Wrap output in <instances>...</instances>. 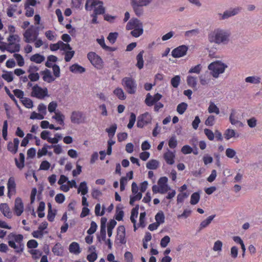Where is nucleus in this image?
Listing matches in <instances>:
<instances>
[{
  "label": "nucleus",
  "mask_w": 262,
  "mask_h": 262,
  "mask_svg": "<svg viewBox=\"0 0 262 262\" xmlns=\"http://www.w3.org/2000/svg\"><path fill=\"white\" fill-rule=\"evenodd\" d=\"M230 31L221 28H216L208 35V39L210 43L217 45H227L230 40Z\"/></svg>",
  "instance_id": "nucleus-1"
},
{
  "label": "nucleus",
  "mask_w": 262,
  "mask_h": 262,
  "mask_svg": "<svg viewBox=\"0 0 262 262\" xmlns=\"http://www.w3.org/2000/svg\"><path fill=\"white\" fill-rule=\"evenodd\" d=\"M98 5V7L94 9V13L96 15L104 14L105 8L103 6V2L99 0H86L85 8L86 10L91 11L93 7Z\"/></svg>",
  "instance_id": "nucleus-2"
},
{
  "label": "nucleus",
  "mask_w": 262,
  "mask_h": 262,
  "mask_svg": "<svg viewBox=\"0 0 262 262\" xmlns=\"http://www.w3.org/2000/svg\"><path fill=\"white\" fill-rule=\"evenodd\" d=\"M227 68V64L219 60L211 62L208 67L211 71V75L214 78H217L220 74L223 73Z\"/></svg>",
  "instance_id": "nucleus-3"
},
{
  "label": "nucleus",
  "mask_w": 262,
  "mask_h": 262,
  "mask_svg": "<svg viewBox=\"0 0 262 262\" xmlns=\"http://www.w3.org/2000/svg\"><path fill=\"white\" fill-rule=\"evenodd\" d=\"M23 35L26 42L29 43L35 41L37 39L39 35V27L32 25L26 30Z\"/></svg>",
  "instance_id": "nucleus-4"
},
{
  "label": "nucleus",
  "mask_w": 262,
  "mask_h": 262,
  "mask_svg": "<svg viewBox=\"0 0 262 262\" xmlns=\"http://www.w3.org/2000/svg\"><path fill=\"white\" fill-rule=\"evenodd\" d=\"M122 85L126 88L128 93L134 94L136 93L137 90V84L136 81L131 77H126L122 80Z\"/></svg>",
  "instance_id": "nucleus-5"
},
{
  "label": "nucleus",
  "mask_w": 262,
  "mask_h": 262,
  "mask_svg": "<svg viewBox=\"0 0 262 262\" xmlns=\"http://www.w3.org/2000/svg\"><path fill=\"white\" fill-rule=\"evenodd\" d=\"M87 57L91 63L97 69H101L103 68V62L102 59L95 52H89L87 55Z\"/></svg>",
  "instance_id": "nucleus-6"
},
{
  "label": "nucleus",
  "mask_w": 262,
  "mask_h": 262,
  "mask_svg": "<svg viewBox=\"0 0 262 262\" xmlns=\"http://www.w3.org/2000/svg\"><path fill=\"white\" fill-rule=\"evenodd\" d=\"M47 95L48 90L46 88L42 89L37 84L32 88V92L31 93L32 96L42 99Z\"/></svg>",
  "instance_id": "nucleus-7"
},
{
  "label": "nucleus",
  "mask_w": 262,
  "mask_h": 262,
  "mask_svg": "<svg viewBox=\"0 0 262 262\" xmlns=\"http://www.w3.org/2000/svg\"><path fill=\"white\" fill-rule=\"evenodd\" d=\"M151 117L148 112L140 115L138 117L137 126L139 128H143L144 125L150 123Z\"/></svg>",
  "instance_id": "nucleus-8"
},
{
  "label": "nucleus",
  "mask_w": 262,
  "mask_h": 262,
  "mask_svg": "<svg viewBox=\"0 0 262 262\" xmlns=\"http://www.w3.org/2000/svg\"><path fill=\"white\" fill-rule=\"evenodd\" d=\"M188 49V47L185 45L180 46L172 51L171 55L174 58L183 57L186 54Z\"/></svg>",
  "instance_id": "nucleus-9"
},
{
  "label": "nucleus",
  "mask_w": 262,
  "mask_h": 262,
  "mask_svg": "<svg viewBox=\"0 0 262 262\" xmlns=\"http://www.w3.org/2000/svg\"><path fill=\"white\" fill-rule=\"evenodd\" d=\"M71 121L73 123L79 124L83 122V113L80 111H73L71 115Z\"/></svg>",
  "instance_id": "nucleus-10"
},
{
  "label": "nucleus",
  "mask_w": 262,
  "mask_h": 262,
  "mask_svg": "<svg viewBox=\"0 0 262 262\" xmlns=\"http://www.w3.org/2000/svg\"><path fill=\"white\" fill-rule=\"evenodd\" d=\"M240 9L238 8L230 9L224 12L223 14L218 13V15L221 16L219 18L220 20H224L228 18L236 15L239 12Z\"/></svg>",
  "instance_id": "nucleus-11"
},
{
  "label": "nucleus",
  "mask_w": 262,
  "mask_h": 262,
  "mask_svg": "<svg viewBox=\"0 0 262 262\" xmlns=\"http://www.w3.org/2000/svg\"><path fill=\"white\" fill-rule=\"evenodd\" d=\"M143 27V23L137 18H132L127 23L126 26V29L127 30L133 29L141 28Z\"/></svg>",
  "instance_id": "nucleus-12"
},
{
  "label": "nucleus",
  "mask_w": 262,
  "mask_h": 262,
  "mask_svg": "<svg viewBox=\"0 0 262 262\" xmlns=\"http://www.w3.org/2000/svg\"><path fill=\"white\" fill-rule=\"evenodd\" d=\"M14 211L17 216H20L24 211V204L21 199L19 197L15 200Z\"/></svg>",
  "instance_id": "nucleus-13"
},
{
  "label": "nucleus",
  "mask_w": 262,
  "mask_h": 262,
  "mask_svg": "<svg viewBox=\"0 0 262 262\" xmlns=\"http://www.w3.org/2000/svg\"><path fill=\"white\" fill-rule=\"evenodd\" d=\"M48 226V223L46 221H44L42 223L41 225H40L38 228V230L34 231L32 234L33 236L35 238H39V236L38 235H36V233H39L40 237H42L43 235V231L47 228Z\"/></svg>",
  "instance_id": "nucleus-14"
},
{
  "label": "nucleus",
  "mask_w": 262,
  "mask_h": 262,
  "mask_svg": "<svg viewBox=\"0 0 262 262\" xmlns=\"http://www.w3.org/2000/svg\"><path fill=\"white\" fill-rule=\"evenodd\" d=\"M131 5L135 14L138 16H140L143 14V9L142 8V7L144 6L141 5V4L138 2H135V1H133V3L131 4Z\"/></svg>",
  "instance_id": "nucleus-15"
},
{
  "label": "nucleus",
  "mask_w": 262,
  "mask_h": 262,
  "mask_svg": "<svg viewBox=\"0 0 262 262\" xmlns=\"http://www.w3.org/2000/svg\"><path fill=\"white\" fill-rule=\"evenodd\" d=\"M0 210L5 216L8 219L12 217V212L7 203H1L0 204Z\"/></svg>",
  "instance_id": "nucleus-16"
},
{
  "label": "nucleus",
  "mask_w": 262,
  "mask_h": 262,
  "mask_svg": "<svg viewBox=\"0 0 262 262\" xmlns=\"http://www.w3.org/2000/svg\"><path fill=\"white\" fill-rule=\"evenodd\" d=\"M40 73L43 75L42 79L45 81L51 83L55 80V78L51 75V71L47 69L41 71Z\"/></svg>",
  "instance_id": "nucleus-17"
},
{
  "label": "nucleus",
  "mask_w": 262,
  "mask_h": 262,
  "mask_svg": "<svg viewBox=\"0 0 262 262\" xmlns=\"http://www.w3.org/2000/svg\"><path fill=\"white\" fill-rule=\"evenodd\" d=\"M69 251L75 254H78L81 252L79 245L75 242H72L69 246Z\"/></svg>",
  "instance_id": "nucleus-18"
},
{
  "label": "nucleus",
  "mask_w": 262,
  "mask_h": 262,
  "mask_svg": "<svg viewBox=\"0 0 262 262\" xmlns=\"http://www.w3.org/2000/svg\"><path fill=\"white\" fill-rule=\"evenodd\" d=\"M175 157L174 154L170 151L166 152L164 155V158L166 163L168 164L172 165L174 163V158Z\"/></svg>",
  "instance_id": "nucleus-19"
},
{
  "label": "nucleus",
  "mask_w": 262,
  "mask_h": 262,
  "mask_svg": "<svg viewBox=\"0 0 262 262\" xmlns=\"http://www.w3.org/2000/svg\"><path fill=\"white\" fill-rule=\"evenodd\" d=\"M70 70L74 73H82L85 71V69L83 67L75 63L70 67Z\"/></svg>",
  "instance_id": "nucleus-20"
},
{
  "label": "nucleus",
  "mask_w": 262,
  "mask_h": 262,
  "mask_svg": "<svg viewBox=\"0 0 262 262\" xmlns=\"http://www.w3.org/2000/svg\"><path fill=\"white\" fill-rule=\"evenodd\" d=\"M30 59L31 61L34 62L36 63H41L45 60V57L43 55H41L39 53H36L31 56Z\"/></svg>",
  "instance_id": "nucleus-21"
},
{
  "label": "nucleus",
  "mask_w": 262,
  "mask_h": 262,
  "mask_svg": "<svg viewBox=\"0 0 262 262\" xmlns=\"http://www.w3.org/2000/svg\"><path fill=\"white\" fill-rule=\"evenodd\" d=\"M187 83L189 86L196 90L197 77L188 76L187 77Z\"/></svg>",
  "instance_id": "nucleus-22"
},
{
  "label": "nucleus",
  "mask_w": 262,
  "mask_h": 262,
  "mask_svg": "<svg viewBox=\"0 0 262 262\" xmlns=\"http://www.w3.org/2000/svg\"><path fill=\"white\" fill-rule=\"evenodd\" d=\"M52 252L56 255L62 256L63 252V247L60 243H56L52 248Z\"/></svg>",
  "instance_id": "nucleus-23"
},
{
  "label": "nucleus",
  "mask_w": 262,
  "mask_h": 262,
  "mask_svg": "<svg viewBox=\"0 0 262 262\" xmlns=\"http://www.w3.org/2000/svg\"><path fill=\"white\" fill-rule=\"evenodd\" d=\"M144 53V51H141L137 55L136 59L137 60V62L136 63V66L139 69H142L143 68L144 66V60L143 58V55Z\"/></svg>",
  "instance_id": "nucleus-24"
},
{
  "label": "nucleus",
  "mask_w": 262,
  "mask_h": 262,
  "mask_svg": "<svg viewBox=\"0 0 262 262\" xmlns=\"http://www.w3.org/2000/svg\"><path fill=\"white\" fill-rule=\"evenodd\" d=\"M7 187H8V196L10 198V191L14 190H15L16 187V184L14 181V179L12 177H10L7 183Z\"/></svg>",
  "instance_id": "nucleus-25"
},
{
  "label": "nucleus",
  "mask_w": 262,
  "mask_h": 262,
  "mask_svg": "<svg viewBox=\"0 0 262 262\" xmlns=\"http://www.w3.org/2000/svg\"><path fill=\"white\" fill-rule=\"evenodd\" d=\"M159 167V162L156 160L152 159L146 163V168L148 169L155 170Z\"/></svg>",
  "instance_id": "nucleus-26"
},
{
  "label": "nucleus",
  "mask_w": 262,
  "mask_h": 262,
  "mask_svg": "<svg viewBox=\"0 0 262 262\" xmlns=\"http://www.w3.org/2000/svg\"><path fill=\"white\" fill-rule=\"evenodd\" d=\"M156 223L159 226L165 222V215L163 211L158 212L155 215Z\"/></svg>",
  "instance_id": "nucleus-27"
},
{
  "label": "nucleus",
  "mask_w": 262,
  "mask_h": 262,
  "mask_svg": "<svg viewBox=\"0 0 262 262\" xmlns=\"http://www.w3.org/2000/svg\"><path fill=\"white\" fill-rule=\"evenodd\" d=\"M234 114V111L232 110V112L229 116V120H230V123L232 125H234L236 126L237 127H243L244 125L243 123L242 122H241V121H239L237 120H236L235 118H234V117H233Z\"/></svg>",
  "instance_id": "nucleus-28"
},
{
  "label": "nucleus",
  "mask_w": 262,
  "mask_h": 262,
  "mask_svg": "<svg viewBox=\"0 0 262 262\" xmlns=\"http://www.w3.org/2000/svg\"><path fill=\"white\" fill-rule=\"evenodd\" d=\"M25 155L23 153L19 154L20 163L18 162L17 158H15V162L16 166L19 168L22 169L25 166Z\"/></svg>",
  "instance_id": "nucleus-29"
},
{
  "label": "nucleus",
  "mask_w": 262,
  "mask_h": 262,
  "mask_svg": "<svg viewBox=\"0 0 262 262\" xmlns=\"http://www.w3.org/2000/svg\"><path fill=\"white\" fill-rule=\"evenodd\" d=\"M53 147V145H48L47 144H45L43 147L41 148V149H39L37 152V157L38 158H40L43 156H45L48 154V148H52Z\"/></svg>",
  "instance_id": "nucleus-30"
},
{
  "label": "nucleus",
  "mask_w": 262,
  "mask_h": 262,
  "mask_svg": "<svg viewBox=\"0 0 262 262\" xmlns=\"http://www.w3.org/2000/svg\"><path fill=\"white\" fill-rule=\"evenodd\" d=\"M215 215H212L207 217V219L205 220L202 221L200 225V230L208 226L213 220V219L215 217Z\"/></svg>",
  "instance_id": "nucleus-31"
},
{
  "label": "nucleus",
  "mask_w": 262,
  "mask_h": 262,
  "mask_svg": "<svg viewBox=\"0 0 262 262\" xmlns=\"http://www.w3.org/2000/svg\"><path fill=\"white\" fill-rule=\"evenodd\" d=\"M81 192V194L83 195H85L88 192V187L87 184L85 181H83L80 183L79 188L78 189V192Z\"/></svg>",
  "instance_id": "nucleus-32"
},
{
  "label": "nucleus",
  "mask_w": 262,
  "mask_h": 262,
  "mask_svg": "<svg viewBox=\"0 0 262 262\" xmlns=\"http://www.w3.org/2000/svg\"><path fill=\"white\" fill-rule=\"evenodd\" d=\"M52 118L56 120L59 124L64 125V116L61 113H56L55 115L52 116Z\"/></svg>",
  "instance_id": "nucleus-33"
},
{
  "label": "nucleus",
  "mask_w": 262,
  "mask_h": 262,
  "mask_svg": "<svg viewBox=\"0 0 262 262\" xmlns=\"http://www.w3.org/2000/svg\"><path fill=\"white\" fill-rule=\"evenodd\" d=\"M117 128V124H114L112 125L109 128L106 129V132L108 133V136L110 139L112 138L114 136Z\"/></svg>",
  "instance_id": "nucleus-34"
},
{
  "label": "nucleus",
  "mask_w": 262,
  "mask_h": 262,
  "mask_svg": "<svg viewBox=\"0 0 262 262\" xmlns=\"http://www.w3.org/2000/svg\"><path fill=\"white\" fill-rule=\"evenodd\" d=\"M113 93L120 100H124L126 98V96L121 88H118L114 90Z\"/></svg>",
  "instance_id": "nucleus-35"
},
{
  "label": "nucleus",
  "mask_w": 262,
  "mask_h": 262,
  "mask_svg": "<svg viewBox=\"0 0 262 262\" xmlns=\"http://www.w3.org/2000/svg\"><path fill=\"white\" fill-rule=\"evenodd\" d=\"M5 72V74H2V77L7 81L8 82H10L13 80L14 77L13 75V73L11 72H8L6 71H3Z\"/></svg>",
  "instance_id": "nucleus-36"
},
{
  "label": "nucleus",
  "mask_w": 262,
  "mask_h": 262,
  "mask_svg": "<svg viewBox=\"0 0 262 262\" xmlns=\"http://www.w3.org/2000/svg\"><path fill=\"white\" fill-rule=\"evenodd\" d=\"M9 239L14 238L15 242L21 243L23 240V235L22 234L16 235L13 233H11L8 236Z\"/></svg>",
  "instance_id": "nucleus-37"
},
{
  "label": "nucleus",
  "mask_w": 262,
  "mask_h": 262,
  "mask_svg": "<svg viewBox=\"0 0 262 262\" xmlns=\"http://www.w3.org/2000/svg\"><path fill=\"white\" fill-rule=\"evenodd\" d=\"M20 45L19 43L15 44L13 49H11L9 47H8V48H6V47L3 48V47L0 46V49L2 51L7 50V51H8L9 52H10L11 53L19 52V50H20Z\"/></svg>",
  "instance_id": "nucleus-38"
},
{
  "label": "nucleus",
  "mask_w": 262,
  "mask_h": 262,
  "mask_svg": "<svg viewBox=\"0 0 262 262\" xmlns=\"http://www.w3.org/2000/svg\"><path fill=\"white\" fill-rule=\"evenodd\" d=\"M187 107L188 105L186 103L182 102L178 105L177 107V111L179 114L182 115L187 110Z\"/></svg>",
  "instance_id": "nucleus-39"
},
{
  "label": "nucleus",
  "mask_w": 262,
  "mask_h": 262,
  "mask_svg": "<svg viewBox=\"0 0 262 262\" xmlns=\"http://www.w3.org/2000/svg\"><path fill=\"white\" fill-rule=\"evenodd\" d=\"M200 199V193L197 192H194L191 195L190 203L191 205H195L199 202Z\"/></svg>",
  "instance_id": "nucleus-40"
},
{
  "label": "nucleus",
  "mask_w": 262,
  "mask_h": 262,
  "mask_svg": "<svg viewBox=\"0 0 262 262\" xmlns=\"http://www.w3.org/2000/svg\"><path fill=\"white\" fill-rule=\"evenodd\" d=\"M143 33V27L133 29L131 31V35L135 37H138Z\"/></svg>",
  "instance_id": "nucleus-41"
},
{
  "label": "nucleus",
  "mask_w": 262,
  "mask_h": 262,
  "mask_svg": "<svg viewBox=\"0 0 262 262\" xmlns=\"http://www.w3.org/2000/svg\"><path fill=\"white\" fill-rule=\"evenodd\" d=\"M224 136L225 138L228 140L230 138L235 137V132L233 129L228 128L225 130Z\"/></svg>",
  "instance_id": "nucleus-42"
},
{
  "label": "nucleus",
  "mask_w": 262,
  "mask_h": 262,
  "mask_svg": "<svg viewBox=\"0 0 262 262\" xmlns=\"http://www.w3.org/2000/svg\"><path fill=\"white\" fill-rule=\"evenodd\" d=\"M181 77L180 75H176L171 79V84L174 88H177L180 83Z\"/></svg>",
  "instance_id": "nucleus-43"
},
{
  "label": "nucleus",
  "mask_w": 262,
  "mask_h": 262,
  "mask_svg": "<svg viewBox=\"0 0 262 262\" xmlns=\"http://www.w3.org/2000/svg\"><path fill=\"white\" fill-rule=\"evenodd\" d=\"M208 112L209 113H215L218 115L220 114V110L217 107V106L213 102H211L209 107H208Z\"/></svg>",
  "instance_id": "nucleus-44"
},
{
  "label": "nucleus",
  "mask_w": 262,
  "mask_h": 262,
  "mask_svg": "<svg viewBox=\"0 0 262 262\" xmlns=\"http://www.w3.org/2000/svg\"><path fill=\"white\" fill-rule=\"evenodd\" d=\"M22 103L24 105V106L28 108H32L33 106V103L31 99L30 98L25 97L23 98V100H21Z\"/></svg>",
  "instance_id": "nucleus-45"
},
{
  "label": "nucleus",
  "mask_w": 262,
  "mask_h": 262,
  "mask_svg": "<svg viewBox=\"0 0 262 262\" xmlns=\"http://www.w3.org/2000/svg\"><path fill=\"white\" fill-rule=\"evenodd\" d=\"M7 40L9 42L8 46H11V45H13L14 44V42H13V41H16L17 42H19L20 41V37L17 34L10 35L7 38Z\"/></svg>",
  "instance_id": "nucleus-46"
},
{
  "label": "nucleus",
  "mask_w": 262,
  "mask_h": 262,
  "mask_svg": "<svg viewBox=\"0 0 262 262\" xmlns=\"http://www.w3.org/2000/svg\"><path fill=\"white\" fill-rule=\"evenodd\" d=\"M245 81L248 83L257 84L260 83V78L254 76H249L246 78Z\"/></svg>",
  "instance_id": "nucleus-47"
},
{
  "label": "nucleus",
  "mask_w": 262,
  "mask_h": 262,
  "mask_svg": "<svg viewBox=\"0 0 262 262\" xmlns=\"http://www.w3.org/2000/svg\"><path fill=\"white\" fill-rule=\"evenodd\" d=\"M120 209L118 207H116V212L115 216V219L118 221H120L123 220L124 214V211L121 209Z\"/></svg>",
  "instance_id": "nucleus-48"
},
{
  "label": "nucleus",
  "mask_w": 262,
  "mask_h": 262,
  "mask_svg": "<svg viewBox=\"0 0 262 262\" xmlns=\"http://www.w3.org/2000/svg\"><path fill=\"white\" fill-rule=\"evenodd\" d=\"M142 197V193L141 192H138L136 195L134 196H130L129 204L130 205L133 206L134 202L136 201L140 200Z\"/></svg>",
  "instance_id": "nucleus-49"
},
{
  "label": "nucleus",
  "mask_w": 262,
  "mask_h": 262,
  "mask_svg": "<svg viewBox=\"0 0 262 262\" xmlns=\"http://www.w3.org/2000/svg\"><path fill=\"white\" fill-rule=\"evenodd\" d=\"M118 36V33L117 32H111L109 33L107 39L111 43L113 44L116 42Z\"/></svg>",
  "instance_id": "nucleus-50"
},
{
  "label": "nucleus",
  "mask_w": 262,
  "mask_h": 262,
  "mask_svg": "<svg viewBox=\"0 0 262 262\" xmlns=\"http://www.w3.org/2000/svg\"><path fill=\"white\" fill-rule=\"evenodd\" d=\"M13 56L17 61V64L19 67H23L25 64L24 59L23 56L19 54L16 53L14 54Z\"/></svg>",
  "instance_id": "nucleus-51"
},
{
  "label": "nucleus",
  "mask_w": 262,
  "mask_h": 262,
  "mask_svg": "<svg viewBox=\"0 0 262 262\" xmlns=\"http://www.w3.org/2000/svg\"><path fill=\"white\" fill-rule=\"evenodd\" d=\"M136 120V115L134 113H131L130 117H129V123L127 124V127L129 129H131L133 127Z\"/></svg>",
  "instance_id": "nucleus-52"
},
{
  "label": "nucleus",
  "mask_w": 262,
  "mask_h": 262,
  "mask_svg": "<svg viewBox=\"0 0 262 262\" xmlns=\"http://www.w3.org/2000/svg\"><path fill=\"white\" fill-rule=\"evenodd\" d=\"M145 216H146L145 212H141L140 214L139 227H140L142 228H144L146 226V224L145 223Z\"/></svg>",
  "instance_id": "nucleus-53"
},
{
  "label": "nucleus",
  "mask_w": 262,
  "mask_h": 262,
  "mask_svg": "<svg viewBox=\"0 0 262 262\" xmlns=\"http://www.w3.org/2000/svg\"><path fill=\"white\" fill-rule=\"evenodd\" d=\"M97 228V225L94 221H92L91 223L90 228L88 230L87 233L89 235L94 233Z\"/></svg>",
  "instance_id": "nucleus-54"
},
{
  "label": "nucleus",
  "mask_w": 262,
  "mask_h": 262,
  "mask_svg": "<svg viewBox=\"0 0 262 262\" xmlns=\"http://www.w3.org/2000/svg\"><path fill=\"white\" fill-rule=\"evenodd\" d=\"M7 134H8V122L5 120L4 122V124L2 129V135L4 139L6 140L7 139Z\"/></svg>",
  "instance_id": "nucleus-55"
},
{
  "label": "nucleus",
  "mask_w": 262,
  "mask_h": 262,
  "mask_svg": "<svg viewBox=\"0 0 262 262\" xmlns=\"http://www.w3.org/2000/svg\"><path fill=\"white\" fill-rule=\"evenodd\" d=\"M170 238L168 235L164 236L161 240L160 245L162 247H166L170 242Z\"/></svg>",
  "instance_id": "nucleus-56"
},
{
  "label": "nucleus",
  "mask_w": 262,
  "mask_h": 262,
  "mask_svg": "<svg viewBox=\"0 0 262 262\" xmlns=\"http://www.w3.org/2000/svg\"><path fill=\"white\" fill-rule=\"evenodd\" d=\"M38 244L35 239L29 240L27 244V247L29 249L36 248L38 247Z\"/></svg>",
  "instance_id": "nucleus-57"
},
{
  "label": "nucleus",
  "mask_w": 262,
  "mask_h": 262,
  "mask_svg": "<svg viewBox=\"0 0 262 262\" xmlns=\"http://www.w3.org/2000/svg\"><path fill=\"white\" fill-rule=\"evenodd\" d=\"M204 133L209 140L212 141L214 139V135L211 130L208 128H205Z\"/></svg>",
  "instance_id": "nucleus-58"
},
{
  "label": "nucleus",
  "mask_w": 262,
  "mask_h": 262,
  "mask_svg": "<svg viewBox=\"0 0 262 262\" xmlns=\"http://www.w3.org/2000/svg\"><path fill=\"white\" fill-rule=\"evenodd\" d=\"M25 8L26 9L25 15L27 17H31L34 13V9L28 6V5H25Z\"/></svg>",
  "instance_id": "nucleus-59"
},
{
  "label": "nucleus",
  "mask_w": 262,
  "mask_h": 262,
  "mask_svg": "<svg viewBox=\"0 0 262 262\" xmlns=\"http://www.w3.org/2000/svg\"><path fill=\"white\" fill-rule=\"evenodd\" d=\"M56 214V210L54 211L53 210H48L47 219L49 222H52L54 221Z\"/></svg>",
  "instance_id": "nucleus-60"
},
{
  "label": "nucleus",
  "mask_w": 262,
  "mask_h": 262,
  "mask_svg": "<svg viewBox=\"0 0 262 262\" xmlns=\"http://www.w3.org/2000/svg\"><path fill=\"white\" fill-rule=\"evenodd\" d=\"M181 152L185 154H189L192 152V148L188 145L183 146L181 148Z\"/></svg>",
  "instance_id": "nucleus-61"
},
{
  "label": "nucleus",
  "mask_w": 262,
  "mask_h": 262,
  "mask_svg": "<svg viewBox=\"0 0 262 262\" xmlns=\"http://www.w3.org/2000/svg\"><path fill=\"white\" fill-rule=\"evenodd\" d=\"M75 54L74 51H69L66 52L64 60L66 62H69Z\"/></svg>",
  "instance_id": "nucleus-62"
},
{
  "label": "nucleus",
  "mask_w": 262,
  "mask_h": 262,
  "mask_svg": "<svg viewBox=\"0 0 262 262\" xmlns=\"http://www.w3.org/2000/svg\"><path fill=\"white\" fill-rule=\"evenodd\" d=\"M16 11V5H11L7 9V15L9 17H12L13 16V13Z\"/></svg>",
  "instance_id": "nucleus-63"
},
{
  "label": "nucleus",
  "mask_w": 262,
  "mask_h": 262,
  "mask_svg": "<svg viewBox=\"0 0 262 262\" xmlns=\"http://www.w3.org/2000/svg\"><path fill=\"white\" fill-rule=\"evenodd\" d=\"M86 258L89 262H94L97 258V254L93 252L87 255Z\"/></svg>",
  "instance_id": "nucleus-64"
}]
</instances>
